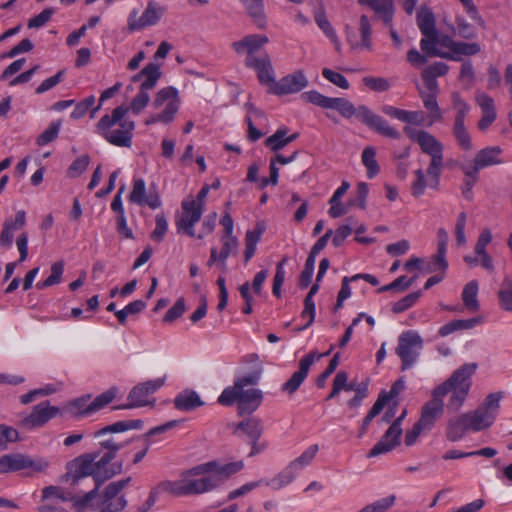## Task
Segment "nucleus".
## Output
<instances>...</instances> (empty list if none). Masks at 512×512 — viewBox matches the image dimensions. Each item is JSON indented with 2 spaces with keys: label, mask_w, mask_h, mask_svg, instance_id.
I'll list each match as a JSON object with an SVG mask.
<instances>
[{
  "label": "nucleus",
  "mask_w": 512,
  "mask_h": 512,
  "mask_svg": "<svg viewBox=\"0 0 512 512\" xmlns=\"http://www.w3.org/2000/svg\"><path fill=\"white\" fill-rule=\"evenodd\" d=\"M359 33L360 40L353 42L351 39L349 40L351 46L355 49L368 50L371 51L373 48L372 45V27L370 21L366 15H362L359 20Z\"/></svg>",
  "instance_id": "35"
},
{
  "label": "nucleus",
  "mask_w": 512,
  "mask_h": 512,
  "mask_svg": "<svg viewBox=\"0 0 512 512\" xmlns=\"http://www.w3.org/2000/svg\"><path fill=\"white\" fill-rule=\"evenodd\" d=\"M322 76L339 88L346 90L350 86L348 80L342 74L335 72L329 68H324L322 70Z\"/></svg>",
  "instance_id": "64"
},
{
  "label": "nucleus",
  "mask_w": 512,
  "mask_h": 512,
  "mask_svg": "<svg viewBox=\"0 0 512 512\" xmlns=\"http://www.w3.org/2000/svg\"><path fill=\"white\" fill-rule=\"evenodd\" d=\"M419 96L422 100L424 108L428 112V123L427 126H431L435 122L442 120V112L437 102V94L427 93L423 89H418Z\"/></svg>",
  "instance_id": "31"
},
{
  "label": "nucleus",
  "mask_w": 512,
  "mask_h": 512,
  "mask_svg": "<svg viewBox=\"0 0 512 512\" xmlns=\"http://www.w3.org/2000/svg\"><path fill=\"white\" fill-rule=\"evenodd\" d=\"M26 224V213L24 210L16 212L15 217L6 218L3 229L0 233V245L6 249L11 248L14 239V232Z\"/></svg>",
  "instance_id": "27"
},
{
  "label": "nucleus",
  "mask_w": 512,
  "mask_h": 512,
  "mask_svg": "<svg viewBox=\"0 0 512 512\" xmlns=\"http://www.w3.org/2000/svg\"><path fill=\"white\" fill-rule=\"evenodd\" d=\"M117 389L112 387L107 391L98 395L93 401L90 402V411L93 413L99 411L104 408L106 405L111 403L113 399L116 397Z\"/></svg>",
  "instance_id": "54"
},
{
  "label": "nucleus",
  "mask_w": 512,
  "mask_h": 512,
  "mask_svg": "<svg viewBox=\"0 0 512 512\" xmlns=\"http://www.w3.org/2000/svg\"><path fill=\"white\" fill-rule=\"evenodd\" d=\"M263 485H264V479L245 483L244 485L240 486L239 488L229 492L227 495V499L229 501H231L238 497L245 496L246 494L250 493L254 489L261 487Z\"/></svg>",
  "instance_id": "60"
},
{
  "label": "nucleus",
  "mask_w": 512,
  "mask_h": 512,
  "mask_svg": "<svg viewBox=\"0 0 512 512\" xmlns=\"http://www.w3.org/2000/svg\"><path fill=\"white\" fill-rule=\"evenodd\" d=\"M130 481L131 477H127L125 479L109 483L103 491L102 500L110 501L121 496L120 493L129 485Z\"/></svg>",
  "instance_id": "49"
},
{
  "label": "nucleus",
  "mask_w": 512,
  "mask_h": 512,
  "mask_svg": "<svg viewBox=\"0 0 512 512\" xmlns=\"http://www.w3.org/2000/svg\"><path fill=\"white\" fill-rule=\"evenodd\" d=\"M200 481L203 483L204 493L218 488L231 475L244 468L243 461L220 464L210 461L196 466Z\"/></svg>",
  "instance_id": "10"
},
{
  "label": "nucleus",
  "mask_w": 512,
  "mask_h": 512,
  "mask_svg": "<svg viewBox=\"0 0 512 512\" xmlns=\"http://www.w3.org/2000/svg\"><path fill=\"white\" fill-rule=\"evenodd\" d=\"M181 215L176 219L175 225L179 234H186L189 237H196L194 226L203 214L204 209L194 203L192 196L186 197L181 203Z\"/></svg>",
  "instance_id": "15"
},
{
  "label": "nucleus",
  "mask_w": 512,
  "mask_h": 512,
  "mask_svg": "<svg viewBox=\"0 0 512 512\" xmlns=\"http://www.w3.org/2000/svg\"><path fill=\"white\" fill-rule=\"evenodd\" d=\"M381 110L385 115L408 124L407 126L424 125L425 117L422 111H409L391 105H384Z\"/></svg>",
  "instance_id": "29"
},
{
  "label": "nucleus",
  "mask_w": 512,
  "mask_h": 512,
  "mask_svg": "<svg viewBox=\"0 0 512 512\" xmlns=\"http://www.w3.org/2000/svg\"><path fill=\"white\" fill-rule=\"evenodd\" d=\"M415 180L411 185L412 195L415 197H420L424 194L426 187L435 188L439 183V176L436 177V183L434 185L431 184V176L426 173L422 169H418L414 172Z\"/></svg>",
  "instance_id": "40"
},
{
  "label": "nucleus",
  "mask_w": 512,
  "mask_h": 512,
  "mask_svg": "<svg viewBox=\"0 0 512 512\" xmlns=\"http://www.w3.org/2000/svg\"><path fill=\"white\" fill-rule=\"evenodd\" d=\"M180 97L176 88L172 86L160 89L152 102L154 109H164L156 114H152L146 118V125H153L156 123L169 124L175 118L176 113L180 107Z\"/></svg>",
  "instance_id": "11"
},
{
  "label": "nucleus",
  "mask_w": 512,
  "mask_h": 512,
  "mask_svg": "<svg viewBox=\"0 0 512 512\" xmlns=\"http://www.w3.org/2000/svg\"><path fill=\"white\" fill-rule=\"evenodd\" d=\"M308 79L303 71L298 70L277 81L272 88V94L281 96L300 92L308 86Z\"/></svg>",
  "instance_id": "23"
},
{
  "label": "nucleus",
  "mask_w": 512,
  "mask_h": 512,
  "mask_svg": "<svg viewBox=\"0 0 512 512\" xmlns=\"http://www.w3.org/2000/svg\"><path fill=\"white\" fill-rule=\"evenodd\" d=\"M469 429L476 432L480 430V414L478 410L473 413L464 414L456 421H451L447 429V437L452 441H456Z\"/></svg>",
  "instance_id": "24"
},
{
  "label": "nucleus",
  "mask_w": 512,
  "mask_h": 512,
  "mask_svg": "<svg viewBox=\"0 0 512 512\" xmlns=\"http://www.w3.org/2000/svg\"><path fill=\"white\" fill-rule=\"evenodd\" d=\"M90 402L91 395L86 394L81 397H78L74 400L69 401L66 404V409L69 413L74 416L81 417L93 414V411H90Z\"/></svg>",
  "instance_id": "42"
},
{
  "label": "nucleus",
  "mask_w": 512,
  "mask_h": 512,
  "mask_svg": "<svg viewBox=\"0 0 512 512\" xmlns=\"http://www.w3.org/2000/svg\"><path fill=\"white\" fill-rule=\"evenodd\" d=\"M403 132L411 141L420 146L423 153L431 157L427 174L431 176V184L434 185L436 177L440 176L443 163L442 143L431 133L411 126H404Z\"/></svg>",
  "instance_id": "6"
},
{
  "label": "nucleus",
  "mask_w": 512,
  "mask_h": 512,
  "mask_svg": "<svg viewBox=\"0 0 512 512\" xmlns=\"http://www.w3.org/2000/svg\"><path fill=\"white\" fill-rule=\"evenodd\" d=\"M498 300L503 310L512 312V276H507L501 283Z\"/></svg>",
  "instance_id": "47"
},
{
  "label": "nucleus",
  "mask_w": 512,
  "mask_h": 512,
  "mask_svg": "<svg viewBox=\"0 0 512 512\" xmlns=\"http://www.w3.org/2000/svg\"><path fill=\"white\" fill-rule=\"evenodd\" d=\"M247 13L260 28L265 26L263 0H240Z\"/></svg>",
  "instance_id": "43"
},
{
  "label": "nucleus",
  "mask_w": 512,
  "mask_h": 512,
  "mask_svg": "<svg viewBox=\"0 0 512 512\" xmlns=\"http://www.w3.org/2000/svg\"><path fill=\"white\" fill-rule=\"evenodd\" d=\"M443 45L447 47L452 55L448 54L447 58L457 60L459 56L474 55L479 51V46L476 43H466L461 41H454L450 38L443 39Z\"/></svg>",
  "instance_id": "32"
},
{
  "label": "nucleus",
  "mask_w": 512,
  "mask_h": 512,
  "mask_svg": "<svg viewBox=\"0 0 512 512\" xmlns=\"http://www.w3.org/2000/svg\"><path fill=\"white\" fill-rule=\"evenodd\" d=\"M332 349L333 346L326 353L316 355L315 352H310L309 354L304 356L299 362V369L295 371L289 378V380L286 381L281 386L282 392L288 393L289 395L294 394L306 379L310 367L315 361V358L317 357L319 359L321 357L329 355Z\"/></svg>",
  "instance_id": "18"
},
{
  "label": "nucleus",
  "mask_w": 512,
  "mask_h": 512,
  "mask_svg": "<svg viewBox=\"0 0 512 512\" xmlns=\"http://www.w3.org/2000/svg\"><path fill=\"white\" fill-rule=\"evenodd\" d=\"M175 407L180 411H192L204 405L198 393L193 390H184L174 399Z\"/></svg>",
  "instance_id": "33"
},
{
  "label": "nucleus",
  "mask_w": 512,
  "mask_h": 512,
  "mask_svg": "<svg viewBox=\"0 0 512 512\" xmlns=\"http://www.w3.org/2000/svg\"><path fill=\"white\" fill-rule=\"evenodd\" d=\"M443 412L444 401L441 393L433 390L431 400L425 403L421 409V416L418 420L419 425L424 426L427 431L431 430Z\"/></svg>",
  "instance_id": "22"
},
{
  "label": "nucleus",
  "mask_w": 512,
  "mask_h": 512,
  "mask_svg": "<svg viewBox=\"0 0 512 512\" xmlns=\"http://www.w3.org/2000/svg\"><path fill=\"white\" fill-rule=\"evenodd\" d=\"M407 412L403 410L401 415L397 417L381 439L369 451L368 457H376L385 454L394 449L399 444L400 436L402 435L401 422L405 418Z\"/></svg>",
  "instance_id": "17"
},
{
  "label": "nucleus",
  "mask_w": 512,
  "mask_h": 512,
  "mask_svg": "<svg viewBox=\"0 0 512 512\" xmlns=\"http://www.w3.org/2000/svg\"><path fill=\"white\" fill-rule=\"evenodd\" d=\"M319 447L317 444L309 446L299 457L294 459L289 464L299 472L304 467L308 466L315 458Z\"/></svg>",
  "instance_id": "51"
},
{
  "label": "nucleus",
  "mask_w": 512,
  "mask_h": 512,
  "mask_svg": "<svg viewBox=\"0 0 512 512\" xmlns=\"http://www.w3.org/2000/svg\"><path fill=\"white\" fill-rule=\"evenodd\" d=\"M242 431L250 440H259L263 432V424L259 418L251 417L241 421L236 431Z\"/></svg>",
  "instance_id": "41"
},
{
  "label": "nucleus",
  "mask_w": 512,
  "mask_h": 512,
  "mask_svg": "<svg viewBox=\"0 0 512 512\" xmlns=\"http://www.w3.org/2000/svg\"><path fill=\"white\" fill-rule=\"evenodd\" d=\"M316 23L319 28L324 32V34L330 39V41L334 44L336 50H340V41L335 33V30L331 26L330 22L324 15H317L315 17Z\"/></svg>",
  "instance_id": "56"
},
{
  "label": "nucleus",
  "mask_w": 512,
  "mask_h": 512,
  "mask_svg": "<svg viewBox=\"0 0 512 512\" xmlns=\"http://www.w3.org/2000/svg\"><path fill=\"white\" fill-rule=\"evenodd\" d=\"M164 383L165 377H162L148 380L134 386L128 394V400L130 402L126 405L115 407V409H130L148 405L149 402L147 400V396L160 389Z\"/></svg>",
  "instance_id": "16"
},
{
  "label": "nucleus",
  "mask_w": 512,
  "mask_h": 512,
  "mask_svg": "<svg viewBox=\"0 0 512 512\" xmlns=\"http://www.w3.org/2000/svg\"><path fill=\"white\" fill-rule=\"evenodd\" d=\"M298 472L288 464L280 473L270 480L264 479V485L271 487L274 490H279L290 484Z\"/></svg>",
  "instance_id": "38"
},
{
  "label": "nucleus",
  "mask_w": 512,
  "mask_h": 512,
  "mask_svg": "<svg viewBox=\"0 0 512 512\" xmlns=\"http://www.w3.org/2000/svg\"><path fill=\"white\" fill-rule=\"evenodd\" d=\"M476 370L477 364H465L455 370L445 382L434 388V391L441 393L442 398L450 394L448 409L456 411L462 406L470 390L471 376Z\"/></svg>",
  "instance_id": "5"
},
{
  "label": "nucleus",
  "mask_w": 512,
  "mask_h": 512,
  "mask_svg": "<svg viewBox=\"0 0 512 512\" xmlns=\"http://www.w3.org/2000/svg\"><path fill=\"white\" fill-rule=\"evenodd\" d=\"M260 379V371L251 372L234 381L232 386L226 387L218 397V403L223 406L238 405L239 414H250L261 404L263 394L259 389L244 387L255 385Z\"/></svg>",
  "instance_id": "2"
},
{
  "label": "nucleus",
  "mask_w": 512,
  "mask_h": 512,
  "mask_svg": "<svg viewBox=\"0 0 512 512\" xmlns=\"http://www.w3.org/2000/svg\"><path fill=\"white\" fill-rule=\"evenodd\" d=\"M362 81L366 87L375 92H385L391 87L389 81L383 77L366 76Z\"/></svg>",
  "instance_id": "58"
},
{
  "label": "nucleus",
  "mask_w": 512,
  "mask_h": 512,
  "mask_svg": "<svg viewBox=\"0 0 512 512\" xmlns=\"http://www.w3.org/2000/svg\"><path fill=\"white\" fill-rule=\"evenodd\" d=\"M167 8L156 0H149L139 16L138 9L130 11L127 18V29L129 32L141 31L147 27L157 25L165 15Z\"/></svg>",
  "instance_id": "13"
},
{
  "label": "nucleus",
  "mask_w": 512,
  "mask_h": 512,
  "mask_svg": "<svg viewBox=\"0 0 512 512\" xmlns=\"http://www.w3.org/2000/svg\"><path fill=\"white\" fill-rule=\"evenodd\" d=\"M479 322L480 320L477 318L467 320H452L441 326L438 330V334L441 337H446L456 331L473 329L478 325Z\"/></svg>",
  "instance_id": "39"
},
{
  "label": "nucleus",
  "mask_w": 512,
  "mask_h": 512,
  "mask_svg": "<svg viewBox=\"0 0 512 512\" xmlns=\"http://www.w3.org/2000/svg\"><path fill=\"white\" fill-rule=\"evenodd\" d=\"M90 158L88 155H82L74 160L68 168L67 174L71 178L80 176L88 167Z\"/></svg>",
  "instance_id": "61"
},
{
  "label": "nucleus",
  "mask_w": 512,
  "mask_h": 512,
  "mask_svg": "<svg viewBox=\"0 0 512 512\" xmlns=\"http://www.w3.org/2000/svg\"><path fill=\"white\" fill-rule=\"evenodd\" d=\"M222 243V248L220 251L217 250L216 247H212L210 250V257L207 261V265L212 267L213 265H218L222 272H226L227 270V258L236 253L238 249V239L236 237H221L220 239Z\"/></svg>",
  "instance_id": "25"
},
{
  "label": "nucleus",
  "mask_w": 512,
  "mask_h": 512,
  "mask_svg": "<svg viewBox=\"0 0 512 512\" xmlns=\"http://www.w3.org/2000/svg\"><path fill=\"white\" fill-rule=\"evenodd\" d=\"M158 495H168L171 497H183L190 495L204 494L203 483L196 466L181 473L176 480H163L153 487Z\"/></svg>",
  "instance_id": "7"
},
{
  "label": "nucleus",
  "mask_w": 512,
  "mask_h": 512,
  "mask_svg": "<svg viewBox=\"0 0 512 512\" xmlns=\"http://www.w3.org/2000/svg\"><path fill=\"white\" fill-rule=\"evenodd\" d=\"M269 42L266 35L250 34L231 44L237 54H246V58H259L256 52Z\"/></svg>",
  "instance_id": "26"
},
{
  "label": "nucleus",
  "mask_w": 512,
  "mask_h": 512,
  "mask_svg": "<svg viewBox=\"0 0 512 512\" xmlns=\"http://www.w3.org/2000/svg\"><path fill=\"white\" fill-rule=\"evenodd\" d=\"M155 228L150 234L151 240L162 242L168 231V222L163 213L157 214L155 217Z\"/></svg>",
  "instance_id": "55"
},
{
  "label": "nucleus",
  "mask_w": 512,
  "mask_h": 512,
  "mask_svg": "<svg viewBox=\"0 0 512 512\" xmlns=\"http://www.w3.org/2000/svg\"><path fill=\"white\" fill-rule=\"evenodd\" d=\"M301 98L308 103L319 106L323 109H333L339 114L349 119L356 117L361 123L369 129L384 137L398 140L401 137L400 132L389 124L383 117L375 114L365 105L355 107L349 100L338 97H327L316 90L304 92Z\"/></svg>",
  "instance_id": "1"
},
{
  "label": "nucleus",
  "mask_w": 512,
  "mask_h": 512,
  "mask_svg": "<svg viewBox=\"0 0 512 512\" xmlns=\"http://www.w3.org/2000/svg\"><path fill=\"white\" fill-rule=\"evenodd\" d=\"M387 402L388 396L378 397L376 402L373 404L372 408L369 410L368 414L363 419L359 437H362L365 434L370 422L383 410Z\"/></svg>",
  "instance_id": "50"
},
{
  "label": "nucleus",
  "mask_w": 512,
  "mask_h": 512,
  "mask_svg": "<svg viewBox=\"0 0 512 512\" xmlns=\"http://www.w3.org/2000/svg\"><path fill=\"white\" fill-rule=\"evenodd\" d=\"M18 431L7 425H0V449L6 448L8 443L16 442L18 440Z\"/></svg>",
  "instance_id": "63"
},
{
  "label": "nucleus",
  "mask_w": 512,
  "mask_h": 512,
  "mask_svg": "<svg viewBox=\"0 0 512 512\" xmlns=\"http://www.w3.org/2000/svg\"><path fill=\"white\" fill-rule=\"evenodd\" d=\"M287 128H280L276 130L274 134L266 138L265 146L270 150L277 152L287 146L289 143L293 142L297 139L298 134L294 133L291 135H287Z\"/></svg>",
  "instance_id": "37"
},
{
  "label": "nucleus",
  "mask_w": 512,
  "mask_h": 512,
  "mask_svg": "<svg viewBox=\"0 0 512 512\" xmlns=\"http://www.w3.org/2000/svg\"><path fill=\"white\" fill-rule=\"evenodd\" d=\"M129 201L140 206L147 205L151 209H157L161 206V200L156 186L151 185L149 193L146 195V185L142 178L133 179V187L129 195Z\"/></svg>",
  "instance_id": "19"
},
{
  "label": "nucleus",
  "mask_w": 512,
  "mask_h": 512,
  "mask_svg": "<svg viewBox=\"0 0 512 512\" xmlns=\"http://www.w3.org/2000/svg\"><path fill=\"white\" fill-rule=\"evenodd\" d=\"M128 107L120 105L111 114H105L95 125V132L108 143L117 147L132 146L135 122L126 117Z\"/></svg>",
  "instance_id": "3"
},
{
  "label": "nucleus",
  "mask_w": 512,
  "mask_h": 512,
  "mask_svg": "<svg viewBox=\"0 0 512 512\" xmlns=\"http://www.w3.org/2000/svg\"><path fill=\"white\" fill-rule=\"evenodd\" d=\"M437 34L435 36H424L420 41L421 50L428 56H439L447 58V53H440L437 48Z\"/></svg>",
  "instance_id": "57"
},
{
  "label": "nucleus",
  "mask_w": 512,
  "mask_h": 512,
  "mask_svg": "<svg viewBox=\"0 0 512 512\" xmlns=\"http://www.w3.org/2000/svg\"><path fill=\"white\" fill-rule=\"evenodd\" d=\"M420 296H421V291L413 292V293L406 295L405 297H403L402 299H400L399 301L394 303V305L392 307V311L394 313H402V312L408 310L418 301Z\"/></svg>",
  "instance_id": "59"
},
{
  "label": "nucleus",
  "mask_w": 512,
  "mask_h": 512,
  "mask_svg": "<svg viewBox=\"0 0 512 512\" xmlns=\"http://www.w3.org/2000/svg\"><path fill=\"white\" fill-rule=\"evenodd\" d=\"M266 120L264 113L254 107L253 105H247V116L246 122L248 125L247 137L250 141L255 142L259 140L264 133L258 130L255 123L260 124L261 121Z\"/></svg>",
  "instance_id": "34"
},
{
  "label": "nucleus",
  "mask_w": 512,
  "mask_h": 512,
  "mask_svg": "<svg viewBox=\"0 0 512 512\" xmlns=\"http://www.w3.org/2000/svg\"><path fill=\"white\" fill-rule=\"evenodd\" d=\"M245 66L255 70L259 82L267 85L269 87V93H272L273 85L277 81L275 80L270 57L267 54H261L259 58H245Z\"/></svg>",
  "instance_id": "21"
},
{
  "label": "nucleus",
  "mask_w": 512,
  "mask_h": 512,
  "mask_svg": "<svg viewBox=\"0 0 512 512\" xmlns=\"http://www.w3.org/2000/svg\"><path fill=\"white\" fill-rule=\"evenodd\" d=\"M63 272H64V262L63 261H57V262L53 263L51 266L50 275L44 281L38 282L36 284V287L41 290V289L59 284L62 280Z\"/></svg>",
  "instance_id": "48"
},
{
  "label": "nucleus",
  "mask_w": 512,
  "mask_h": 512,
  "mask_svg": "<svg viewBox=\"0 0 512 512\" xmlns=\"http://www.w3.org/2000/svg\"><path fill=\"white\" fill-rule=\"evenodd\" d=\"M162 73L160 66L155 63L147 64L139 73L132 76L131 81L140 83L138 93L132 98L128 107L134 115H139L150 102L149 91L154 89Z\"/></svg>",
  "instance_id": "8"
},
{
  "label": "nucleus",
  "mask_w": 512,
  "mask_h": 512,
  "mask_svg": "<svg viewBox=\"0 0 512 512\" xmlns=\"http://www.w3.org/2000/svg\"><path fill=\"white\" fill-rule=\"evenodd\" d=\"M60 414V409L44 401L33 407L32 412L22 419V426L28 429L41 427Z\"/></svg>",
  "instance_id": "20"
},
{
  "label": "nucleus",
  "mask_w": 512,
  "mask_h": 512,
  "mask_svg": "<svg viewBox=\"0 0 512 512\" xmlns=\"http://www.w3.org/2000/svg\"><path fill=\"white\" fill-rule=\"evenodd\" d=\"M494 100L482 95V129L490 126L496 119Z\"/></svg>",
  "instance_id": "52"
},
{
  "label": "nucleus",
  "mask_w": 512,
  "mask_h": 512,
  "mask_svg": "<svg viewBox=\"0 0 512 512\" xmlns=\"http://www.w3.org/2000/svg\"><path fill=\"white\" fill-rule=\"evenodd\" d=\"M453 135L456 139L457 145L463 151H470L473 148L471 136L467 131L464 123H461V120L454 121L453 125Z\"/></svg>",
  "instance_id": "45"
},
{
  "label": "nucleus",
  "mask_w": 512,
  "mask_h": 512,
  "mask_svg": "<svg viewBox=\"0 0 512 512\" xmlns=\"http://www.w3.org/2000/svg\"><path fill=\"white\" fill-rule=\"evenodd\" d=\"M504 398L503 392H494L486 396L482 403V428H488L495 422L499 411L500 402Z\"/></svg>",
  "instance_id": "28"
},
{
  "label": "nucleus",
  "mask_w": 512,
  "mask_h": 512,
  "mask_svg": "<svg viewBox=\"0 0 512 512\" xmlns=\"http://www.w3.org/2000/svg\"><path fill=\"white\" fill-rule=\"evenodd\" d=\"M61 124L60 120L50 123V125L37 137L36 143L39 146H44L56 139L59 134Z\"/></svg>",
  "instance_id": "53"
},
{
  "label": "nucleus",
  "mask_w": 512,
  "mask_h": 512,
  "mask_svg": "<svg viewBox=\"0 0 512 512\" xmlns=\"http://www.w3.org/2000/svg\"><path fill=\"white\" fill-rule=\"evenodd\" d=\"M49 462L42 457H31L22 453L5 454L0 458V474L29 470V473H41L47 470Z\"/></svg>",
  "instance_id": "12"
},
{
  "label": "nucleus",
  "mask_w": 512,
  "mask_h": 512,
  "mask_svg": "<svg viewBox=\"0 0 512 512\" xmlns=\"http://www.w3.org/2000/svg\"><path fill=\"white\" fill-rule=\"evenodd\" d=\"M143 422L141 420H125L118 421L111 425H108L102 429L97 430L93 437L96 439L101 438L99 441V447L106 450V452L99 458V463L105 466L109 464L115 457L117 452L124 447V443L115 441L114 438L105 436L109 433H121L124 431L139 429L142 427Z\"/></svg>",
  "instance_id": "9"
},
{
  "label": "nucleus",
  "mask_w": 512,
  "mask_h": 512,
  "mask_svg": "<svg viewBox=\"0 0 512 512\" xmlns=\"http://www.w3.org/2000/svg\"><path fill=\"white\" fill-rule=\"evenodd\" d=\"M98 457L99 453L97 452L86 453L69 462L67 466L66 478L72 485L77 484L82 478L93 476L95 486L86 493L83 505L94 499L101 483L111 478L114 474L108 470L103 472L106 466L99 463Z\"/></svg>",
  "instance_id": "4"
},
{
  "label": "nucleus",
  "mask_w": 512,
  "mask_h": 512,
  "mask_svg": "<svg viewBox=\"0 0 512 512\" xmlns=\"http://www.w3.org/2000/svg\"><path fill=\"white\" fill-rule=\"evenodd\" d=\"M363 165L367 170V177L374 178L380 171L378 162L376 160V150L374 147L368 146L364 148L361 155Z\"/></svg>",
  "instance_id": "46"
},
{
  "label": "nucleus",
  "mask_w": 512,
  "mask_h": 512,
  "mask_svg": "<svg viewBox=\"0 0 512 512\" xmlns=\"http://www.w3.org/2000/svg\"><path fill=\"white\" fill-rule=\"evenodd\" d=\"M422 349L423 340L418 332L406 331L399 336L395 352L401 359L402 370H407L416 363Z\"/></svg>",
  "instance_id": "14"
},
{
  "label": "nucleus",
  "mask_w": 512,
  "mask_h": 512,
  "mask_svg": "<svg viewBox=\"0 0 512 512\" xmlns=\"http://www.w3.org/2000/svg\"><path fill=\"white\" fill-rule=\"evenodd\" d=\"M478 282L477 280H472L469 283H467L462 291V302L466 309L469 311H476L478 309Z\"/></svg>",
  "instance_id": "44"
},
{
  "label": "nucleus",
  "mask_w": 512,
  "mask_h": 512,
  "mask_svg": "<svg viewBox=\"0 0 512 512\" xmlns=\"http://www.w3.org/2000/svg\"><path fill=\"white\" fill-rule=\"evenodd\" d=\"M186 310L185 300L183 297L179 298L174 305L166 312L163 317V322L171 323L183 315Z\"/></svg>",
  "instance_id": "62"
},
{
  "label": "nucleus",
  "mask_w": 512,
  "mask_h": 512,
  "mask_svg": "<svg viewBox=\"0 0 512 512\" xmlns=\"http://www.w3.org/2000/svg\"><path fill=\"white\" fill-rule=\"evenodd\" d=\"M480 165V152L477 153L473 160L465 161L462 170L465 174L464 184L462 188L463 196L467 200L472 199V188L477 181V173Z\"/></svg>",
  "instance_id": "30"
},
{
  "label": "nucleus",
  "mask_w": 512,
  "mask_h": 512,
  "mask_svg": "<svg viewBox=\"0 0 512 512\" xmlns=\"http://www.w3.org/2000/svg\"><path fill=\"white\" fill-rule=\"evenodd\" d=\"M417 25L423 36H435L437 33L434 14L426 6L420 7L417 13Z\"/></svg>",
  "instance_id": "36"
}]
</instances>
